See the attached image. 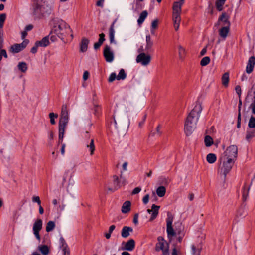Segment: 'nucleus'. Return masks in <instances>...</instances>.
Instances as JSON below:
<instances>
[{
	"instance_id": "obj_1",
	"label": "nucleus",
	"mask_w": 255,
	"mask_h": 255,
	"mask_svg": "<svg viewBox=\"0 0 255 255\" xmlns=\"http://www.w3.org/2000/svg\"><path fill=\"white\" fill-rule=\"evenodd\" d=\"M238 154V148L235 145L229 146L224 152V154L220 158L219 161L223 163L218 170V174L225 182L227 174L231 171Z\"/></svg>"
},
{
	"instance_id": "obj_2",
	"label": "nucleus",
	"mask_w": 255,
	"mask_h": 255,
	"mask_svg": "<svg viewBox=\"0 0 255 255\" xmlns=\"http://www.w3.org/2000/svg\"><path fill=\"white\" fill-rule=\"evenodd\" d=\"M32 15L36 19H41L49 16L52 12V7L46 1L34 0L31 8Z\"/></svg>"
},
{
	"instance_id": "obj_3",
	"label": "nucleus",
	"mask_w": 255,
	"mask_h": 255,
	"mask_svg": "<svg viewBox=\"0 0 255 255\" xmlns=\"http://www.w3.org/2000/svg\"><path fill=\"white\" fill-rule=\"evenodd\" d=\"M201 111V105L197 104L188 114L184 124V132L186 136L191 135L196 128Z\"/></svg>"
},
{
	"instance_id": "obj_4",
	"label": "nucleus",
	"mask_w": 255,
	"mask_h": 255,
	"mask_svg": "<svg viewBox=\"0 0 255 255\" xmlns=\"http://www.w3.org/2000/svg\"><path fill=\"white\" fill-rule=\"evenodd\" d=\"M51 32L55 34L63 41L65 38L69 34L71 39L73 38V35L71 33L72 31L70 26L62 19L54 20V24Z\"/></svg>"
},
{
	"instance_id": "obj_5",
	"label": "nucleus",
	"mask_w": 255,
	"mask_h": 255,
	"mask_svg": "<svg viewBox=\"0 0 255 255\" xmlns=\"http://www.w3.org/2000/svg\"><path fill=\"white\" fill-rule=\"evenodd\" d=\"M173 221V217L172 214L168 212L167 217L166 218V231L167 236L169 238L175 236L176 234L180 235L184 234V226L180 222L175 223V230L172 227V222Z\"/></svg>"
},
{
	"instance_id": "obj_6",
	"label": "nucleus",
	"mask_w": 255,
	"mask_h": 255,
	"mask_svg": "<svg viewBox=\"0 0 255 255\" xmlns=\"http://www.w3.org/2000/svg\"><path fill=\"white\" fill-rule=\"evenodd\" d=\"M246 131V139L250 142L255 137V117L251 116L248 123Z\"/></svg>"
},
{
	"instance_id": "obj_7",
	"label": "nucleus",
	"mask_w": 255,
	"mask_h": 255,
	"mask_svg": "<svg viewBox=\"0 0 255 255\" xmlns=\"http://www.w3.org/2000/svg\"><path fill=\"white\" fill-rule=\"evenodd\" d=\"M112 178V182L108 184L107 189L109 191L114 192L120 188L121 182L117 175H113Z\"/></svg>"
},
{
	"instance_id": "obj_8",
	"label": "nucleus",
	"mask_w": 255,
	"mask_h": 255,
	"mask_svg": "<svg viewBox=\"0 0 255 255\" xmlns=\"http://www.w3.org/2000/svg\"><path fill=\"white\" fill-rule=\"evenodd\" d=\"M69 120H59V142H62L64 138L65 130Z\"/></svg>"
},
{
	"instance_id": "obj_9",
	"label": "nucleus",
	"mask_w": 255,
	"mask_h": 255,
	"mask_svg": "<svg viewBox=\"0 0 255 255\" xmlns=\"http://www.w3.org/2000/svg\"><path fill=\"white\" fill-rule=\"evenodd\" d=\"M42 220L41 219H37L35 221L33 226V231L36 238L40 241V236L39 232L42 228Z\"/></svg>"
},
{
	"instance_id": "obj_10",
	"label": "nucleus",
	"mask_w": 255,
	"mask_h": 255,
	"mask_svg": "<svg viewBox=\"0 0 255 255\" xmlns=\"http://www.w3.org/2000/svg\"><path fill=\"white\" fill-rule=\"evenodd\" d=\"M28 42V40H24L21 43L14 44L10 47L9 50L13 54L19 53L26 47Z\"/></svg>"
},
{
	"instance_id": "obj_11",
	"label": "nucleus",
	"mask_w": 255,
	"mask_h": 255,
	"mask_svg": "<svg viewBox=\"0 0 255 255\" xmlns=\"http://www.w3.org/2000/svg\"><path fill=\"white\" fill-rule=\"evenodd\" d=\"M136 62L141 63L142 65H147L151 61V56L149 55H146L144 53H141L137 55Z\"/></svg>"
},
{
	"instance_id": "obj_12",
	"label": "nucleus",
	"mask_w": 255,
	"mask_h": 255,
	"mask_svg": "<svg viewBox=\"0 0 255 255\" xmlns=\"http://www.w3.org/2000/svg\"><path fill=\"white\" fill-rule=\"evenodd\" d=\"M103 55L107 62H111L113 61L114 56L113 52L111 50L109 46L105 45L103 50Z\"/></svg>"
},
{
	"instance_id": "obj_13",
	"label": "nucleus",
	"mask_w": 255,
	"mask_h": 255,
	"mask_svg": "<svg viewBox=\"0 0 255 255\" xmlns=\"http://www.w3.org/2000/svg\"><path fill=\"white\" fill-rule=\"evenodd\" d=\"M160 207V206H158L155 204H152V205L151 206V209H148L147 210V212L148 213L150 214L151 213H152L150 219H149V221L151 222L156 219V218L158 216Z\"/></svg>"
},
{
	"instance_id": "obj_14",
	"label": "nucleus",
	"mask_w": 255,
	"mask_h": 255,
	"mask_svg": "<svg viewBox=\"0 0 255 255\" xmlns=\"http://www.w3.org/2000/svg\"><path fill=\"white\" fill-rule=\"evenodd\" d=\"M158 242L155 245V251L157 252H159L161 250L165 248V247H167V242L164 239V238L162 236H159L157 238Z\"/></svg>"
},
{
	"instance_id": "obj_15",
	"label": "nucleus",
	"mask_w": 255,
	"mask_h": 255,
	"mask_svg": "<svg viewBox=\"0 0 255 255\" xmlns=\"http://www.w3.org/2000/svg\"><path fill=\"white\" fill-rule=\"evenodd\" d=\"M255 65V57L254 56H251L247 62L246 67V72L248 74L251 73Z\"/></svg>"
},
{
	"instance_id": "obj_16",
	"label": "nucleus",
	"mask_w": 255,
	"mask_h": 255,
	"mask_svg": "<svg viewBox=\"0 0 255 255\" xmlns=\"http://www.w3.org/2000/svg\"><path fill=\"white\" fill-rule=\"evenodd\" d=\"M221 22H223V25H224L223 26H226L228 24L229 27H230L231 24L229 20V16L226 13L224 12L222 13L221 16L218 18V22L216 25H220Z\"/></svg>"
},
{
	"instance_id": "obj_17",
	"label": "nucleus",
	"mask_w": 255,
	"mask_h": 255,
	"mask_svg": "<svg viewBox=\"0 0 255 255\" xmlns=\"http://www.w3.org/2000/svg\"><path fill=\"white\" fill-rule=\"evenodd\" d=\"M203 245L202 243H200L196 245H192V253L193 255H200L202 250Z\"/></svg>"
},
{
	"instance_id": "obj_18",
	"label": "nucleus",
	"mask_w": 255,
	"mask_h": 255,
	"mask_svg": "<svg viewBox=\"0 0 255 255\" xmlns=\"http://www.w3.org/2000/svg\"><path fill=\"white\" fill-rule=\"evenodd\" d=\"M133 231L132 227L124 226L121 231V236L123 238H126L130 235V233H132Z\"/></svg>"
},
{
	"instance_id": "obj_19",
	"label": "nucleus",
	"mask_w": 255,
	"mask_h": 255,
	"mask_svg": "<svg viewBox=\"0 0 255 255\" xmlns=\"http://www.w3.org/2000/svg\"><path fill=\"white\" fill-rule=\"evenodd\" d=\"M173 21L174 23V27L176 31H177L179 28L181 21L180 14H173Z\"/></svg>"
},
{
	"instance_id": "obj_20",
	"label": "nucleus",
	"mask_w": 255,
	"mask_h": 255,
	"mask_svg": "<svg viewBox=\"0 0 255 255\" xmlns=\"http://www.w3.org/2000/svg\"><path fill=\"white\" fill-rule=\"evenodd\" d=\"M89 44V40L83 37L80 43V51L81 52H85L87 50L88 45Z\"/></svg>"
},
{
	"instance_id": "obj_21",
	"label": "nucleus",
	"mask_w": 255,
	"mask_h": 255,
	"mask_svg": "<svg viewBox=\"0 0 255 255\" xmlns=\"http://www.w3.org/2000/svg\"><path fill=\"white\" fill-rule=\"evenodd\" d=\"M135 247V242L133 239H130L127 242L124 246V249L129 251H132Z\"/></svg>"
},
{
	"instance_id": "obj_22",
	"label": "nucleus",
	"mask_w": 255,
	"mask_h": 255,
	"mask_svg": "<svg viewBox=\"0 0 255 255\" xmlns=\"http://www.w3.org/2000/svg\"><path fill=\"white\" fill-rule=\"evenodd\" d=\"M230 31V27L229 24L226 26H223L219 31V35L222 38L225 39Z\"/></svg>"
},
{
	"instance_id": "obj_23",
	"label": "nucleus",
	"mask_w": 255,
	"mask_h": 255,
	"mask_svg": "<svg viewBox=\"0 0 255 255\" xmlns=\"http://www.w3.org/2000/svg\"><path fill=\"white\" fill-rule=\"evenodd\" d=\"M60 120H69L68 111L66 105H63L62 106Z\"/></svg>"
},
{
	"instance_id": "obj_24",
	"label": "nucleus",
	"mask_w": 255,
	"mask_h": 255,
	"mask_svg": "<svg viewBox=\"0 0 255 255\" xmlns=\"http://www.w3.org/2000/svg\"><path fill=\"white\" fill-rule=\"evenodd\" d=\"M146 45L145 47V50L147 52H151L152 51V47L153 45V42L151 40V37L149 35H147L146 36Z\"/></svg>"
},
{
	"instance_id": "obj_25",
	"label": "nucleus",
	"mask_w": 255,
	"mask_h": 255,
	"mask_svg": "<svg viewBox=\"0 0 255 255\" xmlns=\"http://www.w3.org/2000/svg\"><path fill=\"white\" fill-rule=\"evenodd\" d=\"M251 90L253 92V97L252 99V103L250 106V108L252 110V113L255 115V83H254L251 88Z\"/></svg>"
},
{
	"instance_id": "obj_26",
	"label": "nucleus",
	"mask_w": 255,
	"mask_h": 255,
	"mask_svg": "<svg viewBox=\"0 0 255 255\" xmlns=\"http://www.w3.org/2000/svg\"><path fill=\"white\" fill-rule=\"evenodd\" d=\"M184 1L182 2L180 0V2H175L174 3L173 6V14H180L181 10V5L183 4Z\"/></svg>"
},
{
	"instance_id": "obj_27",
	"label": "nucleus",
	"mask_w": 255,
	"mask_h": 255,
	"mask_svg": "<svg viewBox=\"0 0 255 255\" xmlns=\"http://www.w3.org/2000/svg\"><path fill=\"white\" fill-rule=\"evenodd\" d=\"M247 214V213L245 210V206H242L238 209L235 220H237V218H244L246 216Z\"/></svg>"
},
{
	"instance_id": "obj_28",
	"label": "nucleus",
	"mask_w": 255,
	"mask_h": 255,
	"mask_svg": "<svg viewBox=\"0 0 255 255\" xmlns=\"http://www.w3.org/2000/svg\"><path fill=\"white\" fill-rule=\"evenodd\" d=\"M116 20H115L111 25L110 29H109V39H110V42L111 43H115V40H114V34H115V30H114V24L116 22Z\"/></svg>"
},
{
	"instance_id": "obj_29",
	"label": "nucleus",
	"mask_w": 255,
	"mask_h": 255,
	"mask_svg": "<svg viewBox=\"0 0 255 255\" xmlns=\"http://www.w3.org/2000/svg\"><path fill=\"white\" fill-rule=\"evenodd\" d=\"M242 101L239 98V104H238V114L237 117V127L238 128H241V106H242Z\"/></svg>"
},
{
	"instance_id": "obj_30",
	"label": "nucleus",
	"mask_w": 255,
	"mask_h": 255,
	"mask_svg": "<svg viewBox=\"0 0 255 255\" xmlns=\"http://www.w3.org/2000/svg\"><path fill=\"white\" fill-rule=\"evenodd\" d=\"M86 147L89 149V150L90 152V155H93L95 150V147L93 139H90L89 142L88 141L87 142Z\"/></svg>"
},
{
	"instance_id": "obj_31",
	"label": "nucleus",
	"mask_w": 255,
	"mask_h": 255,
	"mask_svg": "<svg viewBox=\"0 0 255 255\" xmlns=\"http://www.w3.org/2000/svg\"><path fill=\"white\" fill-rule=\"evenodd\" d=\"M131 203L129 201H126L123 204L122 212L123 213H127L130 210Z\"/></svg>"
},
{
	"instance_id": "obj_32",
	"label": "nucleus",
	"mask_w": 255,
	"mask_h": 255,
	"mask_svg": "<svg viewBox=\"0 0 255 255\" xmlns=\"http://www.w3.org/2000/svg\"><path fill=\"white\" fill-rule=\"evenodd\" d=\"M221 80L222 85L225 87H227L229 81V74L228 72H226L222 75Z\"/></svg>"
},
{
	"instance_id": "obj_33",
	"label": "nucleus",
	"mask_w": 255,
	"mask_h": 255,
	"mask_svg": "<svg viewBox=\"0 0 255 255\" xmlns=\"http://www.w3.org/2000/svg\"><path fill=\"white\" fill-rule=\"evenodd\" d=\"M36 42L40 47H46L49 44V37L48 36H45L40 41H37Z\"/></svg>"
},
{
	"instance_id": "obj_34",
	"label": "nucleus",
	"mask_w": 255,
	"mask_h": 255,
	"mask_svg": "<svg viewBox=\"0 0 255 255\" xmlns=\"http://www.w3.org/2000/svg\"><path fill=\"white\" fill-rule=\"evenodd\" d=\"M148 15V12L146 10L143 11L140 14L139 17L137 20L138 25H141L143 23L145 18Z\"/></svg>"
},
{
	"instance_id": "obj_35",
	"label": "nucleus",
	"mask_w": 255,
	"mask_h": 255,
	"mask_svg": "<svg viewBox=\"0 0 255 255\" xmlns=\"http://www.w3.org/2000/svg\"><path fill=\"white\" fill-rule=\"evenodd\" d=\"M38 249L43 255H48L49 253V249L47 245H40Z\"/></svg>"
},
{
	"instance_id": "obj_36",
	"label": "nucleus",
	"mask_w": 255,
	"mask_h": 255,
	"mask_svg": "<svg viewBox=\"0 0 255 255\" xmlns=\"http://www.w3.org/2000/svg\"><path fill=\"white\" fill-rule=\"evenodd\" d=\"M217 159L216 155L214 153H209L207 155L206 160L210 164L214 163Z\"/></svg>"
},
{
	"instance_id": "obj_37",
	"label": "nucleus",
	"mask_w": 255,
	"mask_h": 255,
	"mask_svg": "<svg viewBox=\"0 0 255 255\" xmlns=\"http://www.w3.org/2000/svg\"><path fill=\"white\" fill-rule=\"evenodd\" d=\"M166 193V188L164 186H161L157 188L156 190V193L160 197H163Z\"/></svg>"
},
{
	"instance_id": "obj_38",
	"label": "nucleus",
	"mask_w": 255,
	"mask_h": 255,
	"mask_svg": "<svg viewBox=\"0 0 255 255\" xmlns=\"http://www.w3.org/2000/svg\"><path fill=\"white\" fill-rule=\"evenodd\" d=\"M179 57L180 59H183L186 55L185 49L181 45L178 46Z\"/></svg>"
},
{
	"instance_id": "obj_39",
	"label": "nucleus",
	"mask_w": 255,
	"mask_h": 255,
	"mask_svg": "<svg viewBox=\"0 0 255 255\" xmlns=\"http://www.w3.org/2000/svg\"><path fill=\"white\" fill-rule=\"evenodd\" d=\"M55 222L52 221H50L47 223L46 227V231L47 232H49L50 231H52L55 228Z\"/></svg>"
},
{
	"instance_id": "obj_40",
	"label": "nucleus",
	"mask_w": 255,
	"mask_h": 255,
	"mask_svg": "<svg viewBox=\"0 0 255 255\" xmlns=\"http://www.w3.org/2000/svg\"><path fill=\"white\" fill-rule=\"evenodd\" d=\"M226 0H217L216 2V7L217 9L220 11L223 10V6L225 4Z\"/></svg>"
},
{
	"instance_id": "obj_41",
	"label": "nucleus",
	"mask_w": 255,
	"mask_h": 255,
	"mask_svg": "<svg viewBox=\"0 0 255 255\" xmlns=\"http://www.w3.org/2000/svg\"><path fill=\"white\" fill-rule=\"evenodd\" d=\"M17 67L18 69L23 73L25 72L27 70V64L24 62H19L18 64Z\"/></svg>"
},
{
	"instance_id": "obj_42",
	"label": "nucleus",
	"mask_w": 255,
	"mask_h": 255,
	"mask_svg": "<svg viewBox=\"0 0 255 255\" xmlns=\"http://www.w3.org/2000/svg\"><path fill=\"white\" fill-rule=\"evenodd\" d=\"M249 190L250 187H248V188H246V184H245L242 191V198L244 201H245L247 199Z\"/></svg>"
},
{
	"instance_id": "obj_43",
	"label": "nucleus",
	"mask_w": 255,
	"mask_h": 255,
	"mask_svg": "<svg viewBox=\"0 0 255 255\" xmlns=\"http://www.w3.org/2000/svg\"><path fill=\"white\" fill-rule=\"evenodd\" d=\"M126 77H127V74L125 73L124 69H121L120 70L118 75H117V80H124L125 79H126Z\"/></svg>"
},
{
	"instance_id": "obj_44",
	"label": "nucleus",
	"mask_w": 255,
	"mask_h": 255,
	"mask_svg": "<svg viewBox=\"0 0 255 255\" xmlns=\"http://www.w3.org/2000/svg\"><path fill=\"white\" fill-rule=\"evenodd\" d=\"M204 142L207 147H210L213 144V140L211 136L207 135L205 137Z\"/></svg>"
},
{
	"instance_id": "obj_45",
	"label": "nucleus",
	"mask_w": 255,
	"mask_h": 255,
	"mask_svg": "<svg viewBox=\"0 0 255 255\" xmlns=\"http://www.w3.org/2000/svg\"><path fill=\"white\" fill-rule=\"evenodd\" d=\"M49 117L50 119V123L52 125H55L56 124V122L55 120V118H57L58 117V115L57 114H55L53 112L50 113L49 114Z\"/></svg>"
},
{
	"instance_id": "obj_46",
	"label": "nucleus",
	"mask_w": 255,
	"mask_h": 255,
	"mask_svg": "<svg viewBox=\"0 0 255 255\" xmlns=\"http://www.w3.org/2000/svg\"><path fill=\"white\" fill-rule=\"evenodd\" d=\"M6 15L5 13H2L0 14V29H2V27H3L4 22L6 19Z\"/></svg>"
},
{
	"instance_id": "obj_47",
	"label": "nucleus",
	"mask_w": 255,
	"mask_h": 255,
	"mask_svg": "<svg viewBox=\"0 0 255 255\" xmlns=\"http://www.w3.org/2000/svg\"><path fill=\"white\" fill-rule=\"evenodd\" d=\"M210 61V59L209 57L206 56L203 58L200 61V65L202 66H205L208 65Z\"/></svg>"
},
{
	"instance_id": "obj_48",
	"label": "nucleus",
	"mask_w": 255,
	"mask_h": 255,
	"mask_svg": "<svg viewBox=\"0 0 255 255\" xmlns=\"http://www.w3.org/2000/svg\"><path fill=\"white\" fill-rule=\"evenodd\" d=\"M117 76L115 73H112L108 78V82L110 83L113 82L116 79H117Z\"/></svg>"
},
{
	"instance_id": "obj_49",
	"label": "nucleus",
	"mask_w": 255,
	"mask_h": 255,
	"mask_svg": "<svg viewBox=\"0 0 255 255\" xmlns=\"http://www.w3.org/2000/svg\"><path fill=\"white\" fill-rule=\"evenodd\" d=\"M94 114L97 116H98L100 113V111H101L100 107L98 105H95L94 108Z\"/></svg>"
},
{
	"instance_id": "obj_50",
	"label": "nucleus",
	"mask_w": 255,
	"mask_h": 255,
	"mask_svg": "<svg viewBox=\"0 0 255 255\" xmlns=\"http://www.w3.org/2000/svg\"><path fill=\"white\" fill-rule=\"evenodd\" d=\"M161 251L162 252L163 255H169V244L167 243V247H165V248L161 250Z\"/></svg>"
},
{
	"instance_id": "obj_51",
	"label": "nucleus",
	"mask_w": 255,
	"mask_h": 255,
	"mask_svg": "<svg viewBox=\"0 0 255 255\" xmlns=\"http://www.w3.org/2000/svg\"><path fill=\"white\" fill-rule=\"evenodd\" d=\"M158 20L157 19H154L151 23V29H155L158 26Z\"/></svg>"
},
{
	"instance_id": "obj_52",
	"label": "nucleus",
	"mask_w": 255,
	"mask_h": 255,
	"mask_svg": "<svg viewBox=\"0 0 255 255\" xmlns=\"http://www.w3.org/2000/svg\"><path fill=\"white\" fill-rule=\"evenodd\" d=\"M99 36V38L98 42H99L100 43L102 44L104 42V41L105 40V35L103 33H102L100 34Z\"/></svg>"
},
{
	"instance_id": "obj_53",
	"label": "nucleus",
	"mask_w": 255,
	"mask_h": 255,
	"mask_svg": "<svg viewBox=\"0 0 255 255\" xmlns=\"http://www.w3.org/2000/svg\"><path fill=\"white\" fill-rule=\"evenodd\" d=\"M38 47L40 46L38 45V44H37V42H36L34 46L31 48L30 52L33 54L36 53L37 51V48Z\"/></svg>"
},
{
	"instance_id": "obj_54",
	"label": "nucleus",
	"mask_w": 255,
	"mask_h": 255,
	"mask_svg": "<svg viewBox=\"0 0 255 255\" xmlns=\"http://www.w3.org/2000/svg\"><path fill=\"white\" fill-rule=\"evenodd\" d=\"M235 91L238 94L239 98H240L241 93H242V90L240 86L237 85L235 87Z\"/></svg>"
},
{
	"instance_id": "obj_55",
	"label": "nucleus",
	"mask_w": 255,
	"mask_h": 255,
	"mask_svg": "<svg viewBox=\"0 0 255 255\" xmlns=\"http://www.w3.org/2000/svg\"><path fill=\"white\" fill-rule=\"evenodd\" d=\"M60 242L61 247L62 248L67 247L68 245H67L65 240L64 239V238L63 237H61L60 238Z\"/></svg>"
},
{
	"instance_id": "obj_56",
	"label": "nucleus",
	"mask_w": 255,
	"mask_h": 255,
	"mask_svg": "<svg viewBox=\"0 0 255 255\" xmlns=\"http://www.w3.org/2000/svg\"><path fill=\"white\" fill-rule=\"evenodd\" d=\"M142 7L143 5L141 2H136L135 8V10H140L142 8Z\"/></svg>"
},
{
	"instance_id": "obj_57",
	"label": "nucleus",
	"mask_w": 255,
	"mask_h": 255,
	"mask_svg": "<svg viewBox=\"0 0 255 255\" xmlns=\"http://www.w3.org/2000/svg\"><path fill=\"white\" fill-rule=\"evenodd\" d=\"M32 201L36 202L38 205H40L41 203L39 196H33L32 197Z\"/></svg>"
},
{
	"instance_id": "obj_58",
	"label": "nucleus",
	"mask_w": 255,
	"mask_h": 255,
	"mask_svg": "<svg viewBox=\"0 0 255 255\" xmlns=\"http://www.w3.org/2000/svg\"><path fill=\"white\" fill-rule=\"evenodd\" d=\"M149 194H146V195H145L142 199V201H143V204L145 205L147 204L149 201Z\"/></svg>"
},
{
	"instance_id": "obj_59",
	"label": "nucleus",
	"mask_w": 255,
	"mask_h": 255,
	"mask_svg": "<svg viewBox=\"0 0 255 255\" xmlns=\"http://www.w3.org/2000/svg\"><path fill=\"white\" fill-rule=\"evenodd\" d=\"M0 54L2 57V56H3L5 58H7L8 57L6 51L4 49H0Z\"/></svg>"
},
{
	"instance_id": "obj_60",
	"label": "nucleus",
	"mask_w": 255,
	"mask_h": 255,
	"mask_svg": "<svg viewBox=\"0 0 255 255\" xmlns=\"http://www.w3.org/2000/svg\"><path fill=\"white\" fill-rule=\"evenodd\" d=\"M138 213H135L133 217V223L136 225L138 224Z\"/></svg>"
},
{
	"instance_id": "obj_61",
	"label": "nucleus",
	"mask_w": 255,
	"mask_h": 255,
	"mask_svg": "<svg viewBox=\"0 0 255 255\" xmlns=\"http://www.w3.org/2000/svg\"><path fill=\"white\" fill-rule=\"evenodd\" d=\"M162 132L160 131V126L158 125L156 128V132L153 133V135H154L157 134L158 136H160Z\"/></svg>"
},
{
	"instance_id": "obj_62",
	"label": "nucleus",
	"mask_w": 255,
	"mask_h": 255,
	"mask_svg": "<svg viewBox=\"0 0 255 255\" xmlns=\"http://www.w3.org/2000/svg\"><path fill=\"white\" fill-rule=\"evenodd\" d=\"M62 251H63L64 255H69L70 251H69V249L68 247L62 248Z\"/></svg>"
},
{
	"instance_id": "obj_63",
	"label": "nucleus",
	"mask_w": 255,
	"mask_h": 255,
	"mask_svg": "<svg viewBox=\"0 0 255 255\" xmlns=\"http://www.w3.org/2000/svg\"><path fill=\"white\" fill-rule=\"evenodd\" d=\"M141 190V189L140 187H136L133 190V191L132 192V194L135 195V194H138V193H139L140 192Z\"/></svg>"
},
{
	"instance_id": "obj_64",
	"label": "nucleus",
	"mask_w": 255,
	"mask_h": 255,
	"mask_svg": "<svg viewBox=\"0 0 255 255\" xmlns=\"http://www.w3.org/2000/svg\"><path fill=\"white\" fill-rule=\"evenodd\" d=\"M89 75V73L88 72V71H85L84 72L83 75V80H86L88 79Z\"/></svg>"
}]
</instances>
